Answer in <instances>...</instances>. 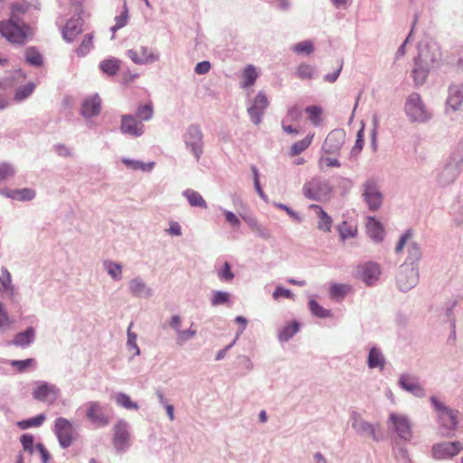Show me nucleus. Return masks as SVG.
Here are the masks:
<instances>
[{"label": "nucleus", "instance_id": "f257e3e1", "mask_svg": "<svg viewBox=\"0 0 463 463\" xmlns=\"http://www.w3.org/2000/svg\"><path fill=\"white\" fill-rule=\"evenodd\" d=\"M440 61V52L438 49L426 48L420 52L415 61V67L412 71V77L417 85L425 82L427 76L431 69L439 66Z\"/></svg>", "mask_w": 463, "mask_h": 463}, {"label": "nucleus", "instance_id": "f03ea898", "mask_svg": "<svg viewBox=\"0 0 463 463\" xmlns=\"http://www.w3.org/2000/svg\"><path fill=\"white\" fill-rule=\"evenodd\" d=\"M0 34L12 43L24 44L33 34V30L25 24L19 25L16 21H1Z\"/></svg>", "mask_w": 463, "mask_h": 463}, {"label": "nucleus", "instance_id": "7ed1b4c3", "mask_svg": "<svg viewBox=\"0 0 463 463\" xmlns=\"http://www.w3.org/2000/svg\"><path fill=\"white\" fill-rule=\"evenodd\" d=\"M430 402L438 413V417L442 427L449 430H454L458 423V412L445 406L438 398L434 396L430 398Z\"/></svg>", "mask_w": 463, "mask_h": 463}, {"label": "nucleus", "instance_id": "20e7f679", "mask_svg": "<svg viewBox=\"0 0 463 463\" xmlns=\"http://www.w3.org/2000/svg\"><path fill=\"white\" fill-rule=\"evenodd\" d=\"M303 194L311 200L323 201L328 198L332 192L327 182L319 178H313L303 186Z\"/></svg>", "mask_w": 463, "mask_h": 463}, {"label": "nucleus", "instance_id": "39448f33", "mask_svg": "<svg viewBox=\"0 0 463 463\" xmlns=\"http://www.w3.org/2000/svg\"><path fill=\"white\" fill-rule=\"evenodd\" d=\"M54 432L59 440L61 447L69 448L76 437V432L72 423L62 417L55 420Z\"/></svg>", "mask_w": 463, "mask_h": 463}, {"label": "nucleus", "instance_id": "423d86ee", "mask_svg": "<svg viewBox=\"0 0 463 463\" xmlns=\"http://www.w3.org/2000/svg\"><path fill=\"white\" fill-rule=\"evenodd\" d=\"M405 110L413 121L424 122L430 118V114L425 109L420 95L417 93L410 95L405 105Z\"/></svg>", "mask_w": 463, "mask_h": 463}, {"label": "nucleus", "instance_id": "0eeeda50", "mask_svg": "<svg viewBox=\"0 0 463 463\" xmlns=\"http://www.w3.org/2000/svg\"><path fill=\"white\" fill-rule=\"evenodd\" d=\"M184 143L189 148L196 160L198 161L203 154V133L197 126H191L184 134Z\"/></svg>", "mask_w": 463, "mask_h": 463}, {"label": "nucleus", "instance_id": "6e6552de", "mask_svg": "<svg viewBox=\"0 0 463 463\" xmlns=\"http://www.w3.org/2000/svg\"><path fill=\"white\" fill-rule=\"evenodd\" d=\"M128 56L136 64L153 63L159 59V54L147 46L139 45L128 51Z\"/></svg>", "mask_w": 463, "mask_h": 463}, {"label": "nucleus", "instance_id": "1a4fd4ad", "mask_svg": "<svg viewBox=\"0 0 463 463\" xmlns=\"http://www.w3.org/2000/svg\"><path fill=\"white\" fill-rule=\"evenodd\" d=\"M418 281V272L412 266L402 265L397 275V283L401 290L412 288Z\"/></svg>", "mask_w": 463, "mask_h": 463}, {"label": "nucleus", "instance_id": "9d476101", "mask_svg": "<svg viewBox=\"0 0 463 463\" xmlns=\"http://www.w3.org/2000/svg\"><path fill=\"white\" fill-rule=\"evenodd\" d=\"M345 133L344 130H333L326 137L322 149L326 154L337 155L345 143Z\"/></svg>", "mask_w": 463, "mask_h": 463}, {"label": "nucleus", "instance_id": "9b49d317", "mask_svg": "<svg viewBox=\"0 0 463 463\" xmlns=\"http://www.w3.org/2000/svg\"><path fill=\"white\" fill-rule=\"evenodd\" d=\"M462 449V445L458 441L443 442L433 446L432 454L437 459H446L458 455Z\"/></svg>", "mask_w": 463, "mask_h": 463}, {"label": "nucleus", "instance_id": "f8f14e48", "mask_svg": "<svg viewBox=\"0 0 463 463\" xmlns=\"http://www.w3.org/2000/svg\"><path fill=\"white\" fill-rule=\"evenodd\" d=\"M86 416L88 420L98 426L109 424V417L104 413L102 406L99 402H90L86 404Z\"/></svg>", "mask_w": 463, "mask_h": 463}, {"label": "nucleus", "instance_id": "ddd939ff", "mask_svg": "<svg viewBox=\"0 0 463 463\" xmlns=\"http://www.w3.org/2000/svg\"><path fill=\"white\" fill-rule=\"evenodd\" d=\"M269 105V100L263 92H259L253 99L252 105L248 109L252 122L256 125L260 124L263 112Z\"/></svg>", "mask_w": 463, "mask_h": 463}, {"label": "nucleus", "instance_id": "4468645a", "mask_svg": "<svg viewBox=\"0 0 463 463\" xmlns=\"http://www.w3.org/2000/svg\"><path fill=\"white\" fill-rule=\"evenodd\" d=\"M120 129L124 134L133 137H140L144 132V125L131 115H124L121 118Z\"/></svg>", "mask_w": 463, "mask_h": 463}, {"label": "nucleus", "instance_id": "2eb2a0df", "mask_svg": "<svg viewBox=\"0 0 463 463\" xmlns=\"http://www.w3.org/2000/svg\"><path fill=\"white\" fill-rule=\"evenodd\" d=\"M364 195L371 210H376L382 204V194L374 182L367 181L364 184Z\"/></svg>", "mask_w": 463, "mask_h": 463}, {"label": "nucleus", "instance_id": "dca6fc26", "mask_svg": "<svg viewBox=\"0 0 463 463\" xmlns=\"http://www.w3.org/2000/svg\"><path fill=\"white\" fill-rule=\"evenodd\" d=\"M390 420L393 424V427L400 436V438L409 440L412 434L411 430V424L407 417L403 415L391 414Z\"/></svg>", "mask_w": 463, "mask_h": 463}, {"label": "nucleus", "instance_id": "f3484780", "mask_svg": "<svg viewBox=\"0 0 463 463\" xmlns=\"http://www.w3.org/2000/svg\"><path fill=\"white\" fill-rule=\"evenodd\" d=\"M83 20L78 16L70 19L62 31L63 38L72 42L82 32Z\"/></svg>", "mask_w": 463, "mask_h": 463}, {"label": "nucleus", "instance_id": "a211bd4d", "mask_svg": "<svg viewBox=\"0 0 463 463\" xmlns=\"http://www.w3.org/2000/svg\"><path fill=\"white\" fill-rule=\"evenodd\" d=\"M57 394V389L48 383H42L33 392V398L41 402H52L56 400Z\"/></svg>", "mask_w": 463, "mask_h": 463}, {"label": "nucleus", "instance_id": "6ab92c4d", "mask_svg": "<svg viewBox=\"0 0 463 463\" xmlns=\"http://www.w3.org/2000/svg\"><path fill=\"white\" fill-rule=\"evenodd\" d=\"M101 99L98 95L86 98L82 103L81 113L85 118L94 117L99 114Z\"/></svg>", "mask_w": 463, "mask_h": 463}, {"label": "nucleus", "instance_id": "aec40b11", "mask_svg": "<svg viewBox=\"0 0 463 463\" xmlns=\"http://www.w3.org/2000/svg\"><path fill=\"white\" fill-rule=\"evenodd\" d=\"M361 279L367 284L372 285L380 276V267L376 263L369 262L359 268Z\"/></svg>", "mask_w": 463, "mask_h": 463}, {"label": "nucleus", "instance_id": "412c9836", "mask_svg": "<svg viewBox=\"0 0 463 463\" xmlns=\"http://www.w3.org/2000/svg\"><path fill=\"white\" fill-rule=\"evenodd\" d=\"M310 208L315 211L318 218L317 229L326 232H329L332 227V218L317 204H311Z\"/></svg>", "mask_w": 463, "mask_h": 463}, {"label": "nucleus", "instance_id": "4be33fe9", "mask_svg": "<svg viewBox=\"0 0 463 463\" xmlns=\"http://www.w3.org/2000/svg\"><path fill=\"white\" fill-rule=\"evenodd\" d=\"M128 431L125 423L119 422L114 427V444L118 449H123L128 440Z\"/></svg>", "mask_w": 463, "mask_h": 463}, {"label": "nucleus", "instance_id": "5701e85b", "mask_svg": "<svg viewBox=\"0 0 463 463\" xmlns=\"http://www.w3.org/2000/svg\"><path fill=\"white\" fill-rule=\"evenodd\" d=\"M366 229L369 236L374 241H380L383 238V228L373 217H369L366 222Z\"/></svg>", "mask_w": 463, "mask_h": 463}, {"label": "nucleus", "instance_id": "b1692460", "mask_svg": "<svg viewBox=\"0 0 463 463\" xmlns=\"http://www.w3.org/2000/svg\"><path fill=\"white\" fill-rule=\"evenodd\" d=\"M314 136H315L314 134H309L305 138H303L298 142H295L290 146L288 155L290 156H296L301 154L302 152H304L305 150H307L310 146V145L313 141Z\"/></svg>", "mask_w": 463, "mask_h": 463}, {"label": "nucleus", "instance_id": "393cba45", "mask_svg": "<svg viewBox=\"0 0 463 463\" xmlns=\"http://www.w3.org/2000/svg\"><path fill=\"white\" fill-rule=\"evenodd\" d=\"M305 112L307 113V118L313 126L317 127L321 124L322 116L324 113L322 107L316 105L307 106L305 109Z\"/></svg>", "mask_w": 463, "mask_h": 463}, {"label": "nucleus", "instance_id": "a878e982", "mask_svg": "<svg viewBox=\"0 0 463 463\" xmlns=\"http://www.w3.org/2000/svg\"><path fill=\"white\" fill-rule=\"evenodd\" d=\"M120 68V61L116 58L108 59L105 61H102L99 63V69L102 71L103 73L113 76L117 74Z\"/></svg>", "mask_w": 463, "mask_h": 463}, {"label": "nucleus", "instance_id": "bb28decb", "mask_svg": "<svg viewBox=\"0 0 463 463\" xmlns=\"http://www.w3.org/2000/svg\"><path fill=\"white\" fill-rule=\"evenodd\" d=\"M3 194H5L12 199L25 201L32 200L35 196V192L30 188H23L18 190L11 191L10 193L3 192Z\"/></svg>", "mask_w": 463, "mask_h": 463}, {"label": "nucleus", "instance_id": "cd10ccee", "mask_svg": "<svg viewBox=\"0 0 463 463\" xmlns=\"http://www.w3.org/2000/svg\"><path fill=\"white\" fill-rule=\"evenodd\" d=\"M34 337V330L28 327L24 332L19 333L14 339V344L19 346H27Z\"/></svg>", "mask_w": 463, "mask_h": 463}, {"label": "nucleus", "instance_id": "c85d7f7f", "mask_svg": "<svg viewBox=\"0 0 463 463\" xmlns=\"http://www.w3.org/2000/svg\"><path fill=\"white\" fill-rule=\"evenodd\" d=\"M463 101V88H451L448 99V104L456 109Z\"/></svg>", "mask_w": 463, "mask_h": 463}, {"label": "nucleus", "instance_id": "c756f323", "mask_svg": "<svg viewBox=\"0 0 463 463\" xmlns=\"http://www.w3.org/2000/svg\"><path fill=\"white\" fill-rule=\"evenodd\" d=\"M384 359L381 352L376 348H372L368 356V366L370 368L380 367L383 368Z\"/></svg>", "mask_w": 463, "mask_h": 463}, {"label": "nucleus", "instance_id": "7c9ffc66", "mask_svg": "<svg viewBox=\"0 0 463 463\" xmlns=\"http://www.w3.org/2000/svg\"><path fill=\"white\" fill-rule=\"evenodd\" d=\"M184 194L187 198L189 203L192 206L202 207V208L207 207L206 202L203 200V198L202 197V195L199 193L189 189V190H186Z\"/></svg>", "mask_w": 463, "mask_h": 463}, {"label": "nucleus", "instance_id": "2f4dec72", "mask_svg": "<svg viewBox=\"0 0 463 463\" xmlns=\"http://www.w3.org/2000/svg\"><path fill=\"white\" fill-rule=\"evenodd\" d=\"M400 383L403 389L411 392L416 396L424 394V390L418 383H411L408 376H402L400 379Z\"/></svg>", "mask_w": 463, "mask_h": 463}, {"label": "nucleus", "instance_id": "473e14b6", "mask_svg": "<svg viewBox=\"0 0 463 463\" xmlns=\"http://www.w3.org/2000/svg\"><path fill=\"white\" fill-rule=\"evenodd\" d=\"M456 306V301H453L451 305L447 308V316L450 324V334L448 338V343L454 345L456 342V321L453 316V308Z\"/></svg>", "mask_w": 463, "mask_h": 463}, {"label": "nucleus", "instance_id": "72a5a7b5", "mask_svg": "<svg viewBox=\"0 0 463 463\" xmlns=\"http://www.w3.org/2000/svg\"><path fill=\"white\" fill-rule=\"evenodd\" d=\"M242 77H243V83H242L243 87L246 88V87L252 86L258 78V73L256 71V69L252 65L247 66L243 70Z\"/></svg>", "mask_w": 463, "mask_h": 463}, {"label": "nucleus", "instance_id": "f704fd0d", "mask_svg": "<svg viewBox=\"0 0 463 463\" xmlns=\"http://www.w3.org/2000/svg\"><path fill=\"white\" fill-rule=\"evenodd\" d=\"M129 290L133 295L137 297L146 295L149 292L144 282L139 279H134L130 281Z\"/></svg>", "mask_w": 463, "mask_h": 463}, {"label": "nucleus", "instance_id": "c9c22d12", "mask_svg": "<svg viewBox=\"0 0 463 463\" xmlns=\"http://www.w3.org/2000/svg\"><path fill=\"white\" fill-rule=\"evenodd\" d=\"M93 47V36L88 33L84 36L80 45L77 48L76 52L79 57H83L90 52Z\"/></svg>", "mask_w": 463, "mask_h": 463}, {"label": "nucleus", "instance_id": "e433bc0d", "mask_svg": "<svg viewBox=\"0 0 463 463\" xmlns=\"http://www.w3.org/2000/svg\"><path fill=\"white\" fill-rule=\"evenodd\" d=\"M353 427L356 431L361 433H367L369 435L374 436V429L372 425L363 420L359 417L354 418Z\"/></svg>", "mask_w": 463, "mask_h": 463}, {"label": "nucleus", "instance_id": "4c0bfd02", "mask_svg": "<svg viewBox=\"0 0 463 463\" xmlns=\"http://www.w3.org/2000/svg\"><path fill=\"white\" fill-rule=\"evenodd\" d=\"M338 232L342 240L355 237L357 233L356 227L349 224L347 222H343L339 227Z\"/></svg>", "mask_w": 463, "mask_h": 463}, {"label": "nucleus", "instance_id": "58836bf2", "mask_svg": "<svg viewBox=\"0 0 463 463\" xmlns=\"http://www.w3.org/2000/svg\"><path fill=\"white\" fill-rule=\"evenodd\" d=\"M291 50L297 54L308 55L314 52V44L311 41H303L293 45Z\"/></svg>", "mask_w": 463, "mask_h": 463}, {"label": "nucleus", "instance_id": "ea45409f", "mask_svg": "<svg viewBox=\"0 0 463 463\" xmlns=\"http://www.w3.org/2000/svg\"><path fill=\"white\" fill-rule=\"evenodd\" d=\"M115 401L118 405L122 406L128 410H137L138 405L130 400V397L125 393L119 392L115 396Z\"/></svg>", "mask_w": 463, "mask_h": 463}, {"label": "nucleus", "instance_id": "a19ab883", "mask_svg": "<svg viewBox=\"0 0 463 463\" xmlns=\"http://www.w3.org/2000/svg\"><path fill=\"white\" fill-rule=\"evenodd\" d=\"M350 290L347 284H334L330 288V295L334 298H343Z\"/></svg>", "mask_w": 463, "mask_h": 463}, {"label": "nucleus", "instance_id": "79ce46f5", "mask_svg": "<svg viewBox=\"0 0 463 463\" xmlns=\"http://www.w3.org/2000/svg\"><path fill=\"white\" fill-rule=\"evenodd\" d=\"M26 61L34 66H40L43 63V57L34 48H28L25 52Z\"/></svg>", "mask_w": 463, "mask_h": 463}, {"label": "nucleus", "instance_id": "37998d69", "mask_svg": "<svg viewBox=\"0 0 463 463\" xmlns=\"http://www.w3.org/2000/svg\"><path fill=\"white\" fill-rule=\"evenodd\" d=\"M28 9L29 5L25 3L14 4L12 6L11 16L9 20L19 22L20 15L25 14Z\"/></svg>", "mask_w": 463, "mask_h": 463}, {"label": "nucleus", "instance_id": "c03bdc74", "mask_svg": "<svg viewBox=\"0 0 463 463\" xmlns=\"http://www.w3.org/2000/svg\"><path fill=\"white\" fill-rule=\"evenodd\" d=\"M44 420H45V416L41 414V415H38L36 417L28 419V420H21V421H19L17 423V425L22 430H25V429H28L30 427L41 426L43 424V422L44 421Z\"/></svg>", "mask_w": 463, "mask_h": 463}, {"label": "nucleus", "instance_id": "a18cd8bd", "mask_svg": "<svg viewBox=\"0 0 463 463\" xmlns=\"http://www.w3.org/2000/svg\"><path fill=\"white\" fill-rule=\"evenodd\" d=\"M128 21V10L127 5L124 4L122 13L115 17V24L112 26V31H117L127 25Z\"/></svg>", "mask_w": 463, "mask_h": 463}, {"label": "nucleus", "instance_id": "49530a36", "mask_svg": "<svg viewBox=\"0 0 463 463\" xmlns=\"http://www.w3.org/2000/svg\"><path fill=\"white\" fill-rule=\"evenodd\" d=\"M309 308L313 315L317 317H330V311L321 307L316 300H309Z\"/></svg>", "mask_w": 463, "mask_h": 463}, {"label": "nucleus", "instance_id": "de8ad7c7", "mask_svg": "<svg viewBox=\"0 0 463 463\" xmlns=\"http://www.w3.org/2000/svg\"><path fill=\"white\" fill-rule=\"evenodd\" d=\"M296 74L301 80H309L313 77L314 68L309 64L302 63L297 68Z\"/></svg>", "mask_w": 463, "mask_h": 463}, {"label": "nucleus", "instance_id": "09e8293b", "mask_svg": "<svg viewBox=\"0 0 463 463\" xmlns=\"http://www.w3.org/2000/svg\"><path fill=\"white\" fill-rule=\"evenodd\" d=\"M299 329V325L298 323L297 322H292L291 324H289L288 326H285L280 334H279V338L280 340H284V341H287L288 340L290 337H292Z\"/></svg>", "mask_w": 463, "mask_h": 463}, {"label": "nucleus", "instance_id": "8fccbe9b", "mask_svg": "<svg viewBox=\"0 0 463 463\" xmlns=\"http://www.w3.org/2000/svg\"><path fill=\"white\" fill-rule=\"evenodd\" d=\"M123 163L127 166H128L134 170L140 169L142 171H150L154 167V165H155L154 163L145 164L140 161H134V160H129V159H123Z\"/></svg>", "mask_w": 463, "mask_h": 463}, {"label": "nucleus", "instance_id": "3c124183", "mask_svg": "<svg viewBox=\"0 0 463 463\" xmlns=\"http://www.w3.org/2000/svg\"><path fill=\"white\" fill-rule=\"evenodd\" d=\"M11 282H12V277H11L10 272L6 269L3 268L1 275H0V283L2 284V286L4 287V288L6 291L10 292V294L13 295L14 288H13Z\"/></svg>", "mask_w": 463, "mask_h": 463}, {"label": "nucleus", "instance_id": "603ef678", "mask_svg": "<svg viewBox=\"0 0 463 463\" xmlns=\"http://www.w3.org/2000/svg\"><path fill=\"white\" fill-rule=\"evenodd\" d=\"M137 115L141 120H149L153 116V106L151 103L140 105L137 108Z\"/></svg>", "mask_w": 463, "mask_h": 463}, {"label": "nucleus", "instance_id": "864d4df0", "mask_svg": "<svg viewBox=\"0 0 463 463\" xmlns=\"http://www.w3.org/2000/svg\"><path fill=\"white\" fill-rule=\"evenodd\" d=\"M12 366L16 368L19 372H24L29 367H33L35 365V360L33 358H28L25 360H14L11 362Z\"/></svg>", "mask_w": 463, "mask_h": 463}, {"label": "nucleus", "instance_id": "5fc2aeb1", "mask_svg": "<svg viewBox=\"0 0 463 463\" xmlns=\"http://www.w3.org/2000/svg\"><path fill=\"white\" fill-rule=\"evenodd\" d=\"M409 257L408 260L411 264H413L415 261H418L421 256L420 247L415 243L411 242L408 246Z\"/></svg>", "mask_w": 463, "mask_h": 463}, {"label": "nucleus", "instance_id": "6e6d98bb", "mask_svg": "<svg viewBox=\"0 0 463 463\" xmlns=\"http://www.w3.org/2000/svg\"><path fill=\"white\" fill-rule=\"evenodd\" d=\"M34 88H35V85L33 83H28V84L23 86L22 88L17 90V91L15 93V99L23 100V99H26L28 96H30L33 93Z\"/></svg>", "mask_w": 463, "mask_h": 463}, {"label": "nucleus", "instance_id": "4d7b16f0", "mask_svg": "<svg viewBox=\"0 0 463 463\" xmlns=\"http://www.w3.org/2000/svg\"><path fill=\"white\" fill-rule=\"evenodd\" d=\"M302 117V110L298 106H293L288 109L287 117L284 120L288 122H298Z\"/></svg>", "mask_w": 463, "mask_h": 463}, {"label": "nucleus", "instance_id": "13d9d810", "mask_svg": "<svg viewBox=\"0 0 463 463\" xmlns=\"http://www.w3.org/2000/svg\"><path fill=\"white\" fill-rule=\"evenodd\" d=\"M14 175V167L6 163L0 164V181H4Z\"/></svg>", "mask_w": 463, "mask_h": 463}, {"label": "nucleus", "instance_id": "bf43d9fd", "mask_svg": "<svg viewBox=\"0 0 463 463\" xmlns=\"http://www.w3.org/2000/svg\"><path fill=\"white\" fill-rule=\"evenodd\" d=\"M229 299H230V296H229V294L227 292L216 291L213 294V297L212 298V304L213 306H218V305H221V304H225V303L229 302Z\"/></svg>", "mask_w": 463, "mask_h": 463}, {"label": "nucleus", "instance_id": "052dcab7", "mask_svg": "<svg viewBox=\"0 0 463 463\" xmlns=\"http://www.w3.org/2000/svg\"><path fill=\"white\" fill-rule=\"evenodd\" d=\"M21 443L25 451H28L30 454L33 453V437L29 434L22 435Z\"/></svg>", "mask_w": 463, "mask_h": 463}, {"label": "nucleus", "instance_id": "680f3d73", "mask_svg": "<svg viewBox=\"0 0 463 463\" xmlns=\"http://www.w3.org/2000/svg\"><path fill=\"white\" fill-rule=\"evenodd\" d=\"M107 270L109 274L116 279H119L121 278V266L114 263L109 262L106 264Z\"/></svg>", "mask_w": 463, "mask_h": 463}, {"label": "nucleus", "instance_id": "e2e57ef3", "mask_svg": "<svg viewBox=\"0 0 463 463\" xmlns=\"http://www.w3.org/2000/svg\"><path fill=\"white\" fill-rule=\"evenodd\" d=\"M218 276H219L220 279L225 280V281H231L233 279L234 275L232 272L230 264L228 262H225L223 264L222 269H220L218 272Z\"/></svg>", "mask_w": 463, "mask_h": 463}, {"label": "nucleus", "instance_id": "0e129e2a", "mask_svg": "<svg viewBox=\"0 0 463 463\" xmlns=\"http://www.w3.org/2000/svg\"><path fill=\"white\" fill-rule=\"evenodd\" d=\"M319 165L321 168L324 167H339L340 162L336 158H331L328 156H322L319 160Z\"/></svg>", "mask_w": 463, "mask_h": 463}, {"label": "nucleus", "instance_id": "69168bd1", "mask_svg": "<svg viewBox=\"0 0 463 463\" xmlns=\"http://www.w3.org/2000/svg\"><path fill=\"white\" fill-rule=\"evenodd\" d=\"M280 297H283V298H293L294 295L288 288H284L282 287H277L275 291L273 292V298H274V299L277 300Z\"/></svg>", "mask_w": 463, "mask_h": 463}, {"label": "nucleus", "instance_id": "338daca9", "mask_svg": "<svg viewBox=\"0 0 463 463\" xmlns=\"http://www.w3.org/2000/svg\"><path fill=\"white\" fill-rule=\"evenodd\" d=\"M35 449L39 452L42 458V463H48L50 459V453L47 449L42 443H37L35 445Z\"/></svg>", "mask_w": 463, "mask_h": 463}, {"label": "nucleus", "instance_id": "774afa93", "mask_svg": "<svg viewBox=\"0 0 463 463\" xmlns=\"http://www.w3.org/2000/svg\"><path fill=\"white\" fill-rule=\"evenodd\" d=\"M211 69V63L207 61H203L201 62H198L194 68V71L197 74H205L207 73Z\"/></svg>", "mask_w": 463, "mask_h": 463}]
</instances>
